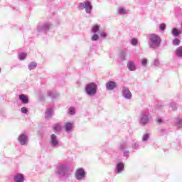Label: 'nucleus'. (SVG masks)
<instances>
[{"label":"nucleus","mask_w":182,"mask_h":182,"mask_svg":"<svg viewBox=\"0 0 182 182\" xmlns=\"http://www.w3.org/2000/svg\"><path fill=\"white\" fill-rule=\"evenodd\" d=\"M18 141L21 146H26L28 144V141H29L28 134L26 133L21 134L18 137Z\"/></svg>","instance_id":"obj_9"},{"label":"nucleus","mask_w":182,"mask_h":182,"mask_svg":"<svg viewBox=\"0 0 182 182\" xmlns=\"http://www.w3.org/2000/svg\"><path fill=\"white\" fill-rule=\"evenodd\" d=\"M38 63H36V62H31L28 64V69H29V70H33V69H36Z\"/></svg>","instance_id":"obj_24"},{"label":"nucleus","mask_w":182,"mask_h":182,"mask_svg":"<svg viewBox=\"0 0 182 182\" xmlns=\"http://www.w3.org/2000/svg\"><path fill=\"white\" fill-rule=\"evenodd\" d=\"M140 144H139V142L136 141L132 144V148L133 149V150H137Z\"/></svg>","instance_id":"obj_32"},{"label":"nucleus","mask_w":182,"mask_h":182,"mask_svg":"<svg viewBox=\"0 0 182 182\" xmlns=\"http://www.w3.org/2000/svg\"><path fill=\"white\" fill-rule=\"evenodd\" d=\"M118 14L119 15H126L127 14H128V11L124 7H119L118 9Z\"/></svg>","instance_id":"obj_25"},{"label":"nucleus","mask_w":182,"mask_h":182,"mask_svg":"<svg viewBox=\"0 0 182 182\" xmlns=\"http://www.w3.org/2000/svg\"><path fill=\"white\" fill-rule=\"evenodd\" d=\"M157 122H158V123H159V124H161V123H163V119H161V118H159V119H157Z\"/></svg>","instance_id":"obj_42"},{"label":"nucleus","mask_w":182,"mask_h":182,"mask_svg":"<svg viewBox=\"0 0 182 182\" xmlns=\"http://www.w3.org/2000/svg\"><path fill=\"white\" fill-rule=\"evenodd\" d=\"M53 114V109L52 108H47L46 110L45 117L47 120L49 119H52V116Z\"/></svg>","instance_id":"obj_17"},{"label":"nucleus","mask_w":182,"mask_h":182,"mask_svg":"<svg viewBox=\"0 0 182 182\" xmlns=\"http://www.w3.org/2000/svg\"><path fill=\"white\" fill-rule=\"evenodd\" d=\"M19 100L23 105H28V103H29V98H28V96L25 94L19 95Z\"/></svg>","instance_id":"obj_14"},{"label":"nucleus","mask_w":182,"mask_h":182,"mask_svg":"<svg viewBox=\"0 0 182 182\" xmlns=\"http://www.w3.org/2000/svg\"><path fill=\"white\" fill-rule=\"evenodd\" d=\"M49 143L51 147H53L54 149L60 147V141H59V138L58 136H56V134H53L50 135Z\"/></svg>","instance_id":"obj_7"},{"label":"nucleus","mask_w":182,"mask_h":182,"mask_svg":"<svg viewBox=\"0 0 182 182\" xmlns=\"http://www.w3.org/2000/svg\"><path fill=\"white\" fill-rule=\"evenodd\" d=\"M75 178L77 181H83L86 180V171L83 168H79L76 170L75 173Z\"/></svg>","instance_id":"obj_5"},{"label":"nucleus","mask_w":182,"mask_h":182,"mask_svg":"<svg viewBox=\"0 0 182 182\" xmlns=\"http://www.w3.org/2000/svg\"><path fill=\"white\" fill-rule=\"evenodd\" d=\"M127 58V50H122L119 55L118 60L119 62H123V60H126Z\"/></svg>","instance_id":"obj_18"},{"label":"nucleus","mask_w":182,"mask_h":182,"mask_svg":"<svg viewBox=\"0 0 182 182\" xmlns=\"http://www.w3.org/2000/svg\"><path fill=\"white\" fill-rule=\"evenodd\" d=\"M117 87V83L114 81H109L106 83L107 90H114Z\"/></svg>","instance_id":"obj_13"},{"label":"nucleus","mask_w":182,"mask_h":182,"mask_svg":"<svg viewBox=\"0 0 182 182\" xmlns=\"http://www.w3.org/2000/svg\"><path fill=\"white\" fill-rule=\"evenodd\" d=\"M100 31V28L99 26L95 25L92 26V28L91 30L92 33H97V32Z\"/></svg>","instance_id":"obj_27"},{"label":"nucleus","mask_w":182,"mask_h":182,"mask_svg":"<svg viewBox=\"0 0 182 182\" xmlns=\"http://www.w3.org/2000/svg\"><path fill=\"white\" fill-rule=\"evenodd\" d=\"M149 139H150V134H144L141 138L142 143H147V141H149Z\"/></svg>","instance_id":"obj_23"},{"label":"nucleus","mask_w":182,"mask_h":182,"mask_svg":"<svg viewBox=\"0 0 182 182\" xmlns=\"http://www.w3.org/2000/svg\"><path fill=\"white\" fill-rule=\"evenodd\" d=\"M47 95L51 99H56V97H58V96H59V94L58 93V92H56L55 90H49V91H48Z\"/></svg>","instance_id":"obj_19"},{"label":"nucleus","mask_w":182,"mask_h":182,"mask_svg":"<svg viewBox=\"0 0 182 182\" xmlns=\"http://www.w3.org/2000/svg\"><path fill=\"white\" fill-rule=\"evenodd\" d=\"M125 149H127V142H122L120 144L119 149L120 150H124Z\"/></svg>","instance_id":"obj_33"},{"label":"nucleus","mask_w":182,"mask_h":182,"mask_svg":"<svg viewBox=\"0 0 182 182\" xmlns=\"http://www.w3.org/2000/svg\"><path fill=\"white\" fill-rule=\"evenodd\" d=\"M173 43L175 46H178L180 45V39L178 38H175L173 41Z\"/></svg>","instance_id":"obj_36"},{"label":"nucleus","mask_w":182,"mask_h":182,"mask_svg":"<svg viewBox=\"0 0 182 182\" xmlns=\"http://www.w3.org/2000/svg\"><path fill=\"white\" fill-rule=\"evenodd\" d=\"M26 56H28V54H26V53H18L19 60H25V59H26Z\"/></svg>","instance_id":"obj_26"},{"label":"nucleus","mask_w":182,"mask_h":182,"mask_svg":"<svg viewBox=\"0 0 182 182\" xmlns=\"http://www.w3.org/2000/svg\"><path fill=\"white\" fill-rule=\"evenodd\" d=\"M100 35L101 38H107V33H106L105 32H102Z\"/></svg>","instance_id":"obj_41"},{"label":"nucleus","mask_w":182,"mask_h":182,"mask_svg":"<svg viewBox=\"0 0 182 182\" xmlns=\"http://www.w3.org/2000/svg\"><path fill=\"white\" fill-rule=\"evenodd\" d=\"M14 182H24L25 181V176L23 173H16L14 176Z\"/></svg>","instance_id":"obj_12"},{"label":"nucleus","mask_w":182,"mask_h":182,"mask_svg":"<svg viewBox=\"0 0 182 182\" xmlns=\"http://www.w3.org/2000/svg\"><path fill=\"white\" fill-rule=\"evenodd\" d=\"M123 171H124V163L122 161L117 162L114 168L115 174H122Z\"/></svg>","instance_id":"obj_10"},{"label":"nucleus","mask_w":182,"mask_h":182,"mask_svg":"<svg viewBox=\"0 0 182 182\" xmlns=\"http://www.w3.org/2000/svg\"><path fill=\"white\" fill-rule=\"evenodd\" d=\"M171 33L174 38H177V36H180V35H181V31L178 30L177 28H173L171 30Z\"/></svg>","instance_id":"obj_21"},{"label":"nucleus","mask_w":182,"mask_h":182,"mask_svg":"<svg viewBox=\"0 0 182 182\" xmlns=\"http://www.w3.org/2000/svg\"><path fill=\"white\" fill-rule=\"evenodd\" d=\"M122 96L124 97V99H127V100H130V99H132V92H130L129 87L126 86L122 87Z\"/></svg>","instance_id":"obj_11"},{"label":"nucleus","mask_w":182,"mask_h":182,"mask_svg":"<svg viewBox=\"0 0 182 182\" xmlns=\"http://www.w3.org/2000/svg\"><path fill=\"white\" fill-rule=\"evenodd\" d=\"M76 113V109H75V107H70L68 109V114H70V116H74V114Z\"/></svg>","instance_id":"obj_28"},{"label":"nucleus","mask_w":182,"mask_h":182,"mask_svg":"<svg viewBox=\"0 0 182 182\" xmlns=\"http://www.w3.org/2000/svg\"><path fill=\"white\" fill-rule=\"evenodd\" d=\"M152 65L155 67L160 66V60H159V57H156L154 61L152 62Z\"/></svg>","instance_id":"obj_29"},{"label":"nucleus","mask_w":182,"mask_h":182,"mask_svg":"<svg viewBox=\"0 0 182 182\" xmlns=\"http://www.w3.org/2000/svg\"><path fill=\"white\" fill-rule=\"evenodd\" d=\"M0 72H1V69H0Z\"/></svg>","instance_id":"obj_43"},{"label":"nucleus","mask_w":182,"mask_h":182,"mask_svg":"<svg viewBox=\"0 0 182 182\" xmlns=\"http://www.w3.org/2000/svg\"><path fill=\"white\" fill-rule=\"evenodd\" d=\"M55 173L60 178L62 181H65L70 176L69 165L68 164H60L55 168Z\"/></svg>","instance_id":"obj_1"},{"label":"nucleus","mask_w":182,"mask_h":182,"mask_svg":"<svg viewBox=\"0 0 182 182\" xmlns=\"http://www.w3.org/2000/svg\"><path fill=\"white\" fill-rule=\"evenodd\" d=\"M91 41L92 42H97V41H99V35L97 33H94L92 36H91Z\"/></svg>","instance_id":"obj_30"},{"label":"nucleus","mask_w":182,"mask_h":182,"mask_svg":"<svg viewBox=\"0 0 182 182\" xmlns=\"http://www.w3.org/2000/svg\"><path fill=\"white\" fill-rule=\"evenodd\" d=\"M170 108L173 112H176V110H177V105L176 104V102H171L170 103Z\"/></svg>","instance_id":"obj_31"},{"label":"nucleus","mask_w":182,"mask_h":182,"mask_svg":"<svg viewBox=\"0 0 182 182\" xmlns=\"http://www.w3.org/2000/svg\"><path fill=\"white\" fill-rule=\"evenodd\" d=\"M85 92L89 97H93L97 94V84L90 82L85 85Z\"/></svg>","instance_id":"obj_3"},{"label":"nucleus","mask_w":182,"mask_h":182,"mask_svg":"<svg viewBox=\"0 0 182 182\" xmlns=\"http://www.w3.org/2000/svg\"><path fill=\"white\" fill-rule=\"evenodd\" d=\"M21 113H23V114H26L28 113V108L23 107H21Z\"/></svg>","instance_id":"obj_39"},{"label":"nucleus","mask_w":182,"mask_h":182,"mask_svg":"<svg viewBox=\"0 0 182 182\" xmlns=\"http://www.w3.org/2000/svg\"><path fill=\"white\" fill-rule=\"evenodd\" d=\"M175 124L178 127V129H182V117H178L175 119Z\"/></svg>","instance_id":"obj_22"},{"label":"nucleus","mask_w":182,"mask_h":182,"mask_svg":"<svg viewBox=\"0 0 182 182\" xmlns=\"http://www.w3.org/2000/svg\"><path fill=\"white\" fill-rule=\"evenodd\" d=\"M64 129L66 133H70L73 129V122H65L64 125Z\"/></svg>","instance_id":"obj_15"},{"label":"nucleus","mask_w":182,"mask_h":182,"mask_svg":"<svg viewBox=\"0 0 182 182\" xmlns=\"http://www.w3.org/2000/svg\"><path fill=\"white\" fill-rule=\"evenodd\" d=\"M127 68L130 72H134L137 69L134 61L129 60L127 63Z\"/></svg>","instance_id":"obj_16"},{"label":"nucleus","mask_w":182,"mask_h":182,"mask_svg":"<svg viewBox=\"0 0 182 182\" xmlns=\"http://www.w3.org/2000/svg\"><path fill=\"white\" fill-rule=\"evenodd\" d=\"M141 66H143L144 68H146V66H147V59L146 58H144L141 60Z\"/></svg>","instance_id":"obj_35"},{"label":"nucleus","mask_w":182,"mask_h":182,"mask_svg":"<svg viewBox=\"0 0 182 182\" xmlns=\"http://www.w3.org/2000/svg\"><path fill=\"white\" fill-rule=\"evenodd\" d=\"M137 43H139V41H137V38H132L131 41V45L132 46H137Z\"/></svg>","instance_id":"obj_34"},{"label":"nucleus","mask_w":182,"mask_h":182,"mask_svg":"<svg viewBox=\"0 0 182 182\" xmlns=\"http://www.w3.org/2000/svg\"><path fill=\"white\" fill-rule=\"evenodd\" d=\"M53 129L56 132H59V130H60V125H59V124H54Z\"/></svg>","instance_id":"obj_38"},{"label":"nucleus","mask_w":182,"mask_h":182,"mask_svg":"<svg viewBox=\"0 0 182 182\" xmlns=\"http://www.w3.org/2000/svg\"><path fill=\"white\" fill-rule=\"evenodd\" d=\"M77 9H79V11L85 10L87 15H90V14H92V11H93V6L92 5V2L88 0H85L83 2L78 4Z\"/></svg>","instance_id":"obj_4"},{"label":"nucleus","mask_w":182,"mask_h":182,"mask_svg":"<svg viewBox=\"0 0 182 182\" xmlns=\"http://www.w3.org/2000/svg\"><path fill=\"white\" fill-rule=\"evenodd\" d=\"M161 38L157 34L151 33L149 35L148 45L151 49H157L160 48Z\"/></svg>","instance_id":"obj_2"},{"label":"nucleus","mask_w":182,"mask_h":182,"mask_svg":"<svg viewBox=\"0 0 182 182\" xmlns=\"http://www.w3.org/2000/svg\"><path fill=\"white\" fill-rule=\"evenodd\" d=\"M159 29H160V31H166V23H161L159 26Z\"/></svg>","instance_id":"obj_37"},{"label":"nucleus","mask_w":182,"mask_h":182,"mask_svg":"<svg viewBox=\"0 0 182 182\" xmlns=\"http://www.w3.org/2000/svg\"><path fill=\"white\" fill-rule=\"evenodd\" d=\"M175 56H176L178 59H182V46H179L176 49Z\"/></svg>","instance_id":"obj_20"},{"label":"nucleus","mask_w":182,"mask_h":182,"mask_svg":"<svg viewBox=\"0 0 182 182\" xmlns=\"http://www.w3.org/2000/svg\"><path fill=\"white\" fill-rule=\"evenodd\" d=\"M123 156L124 157H129V156H130V153L129 152V151H124Z\"/></svg>","instance_id":"obj_40"},{"label":"nucleus","mask_w":182,"mask_h":182,"mask_svg":"<svg viewBox=\"0 0 182 182\" xmlns=\"http://www.w3.org/2000/svg\"><path fill=\"white\" fill-rule=\"evenodd\" d=\"M50 26H52V24L49 21L39 24L37 26V32L38 33H46V32L50 29Z\"/></svg>","instance_id":"obj_6"},{"label":"nucleus","mask_w":182,"mask_h":182,"mask_svg":"<svg viewBox=\"0 0 182 182\" xmlns=\"http://www.w3.org/2000/svg\"><path fill=\"white\" fill-rule=\"evenodd\" d=\"M150 122V117H149V111H144L140 114V124L142 126H146L149 124Z\"/></svg>","instance_id":"obj_8"}]
</instances>
